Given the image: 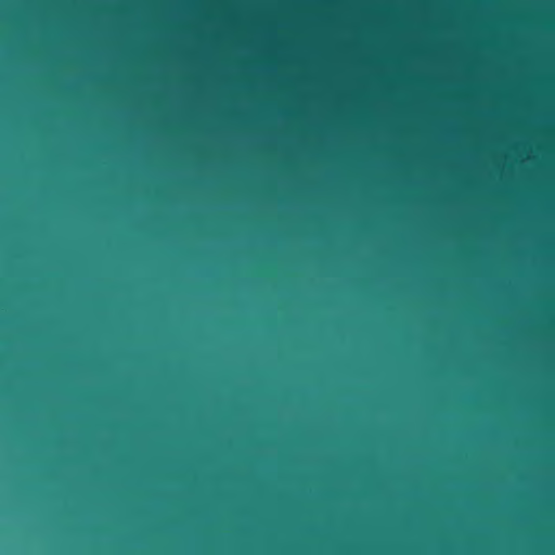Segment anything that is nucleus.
Masks as SVG:
<instances>
[{
    "label": "nucleus",
    "instance_id": "obj_1",
    "mask_svg": "<svg viewBox=\"0 0 555 555\" xmlns=\"http://www.w3.org/2000/svg\"><path fill=\"white\" fill-rule=\"evenodd\" d=\"M140 118H143V113L142 112L140 113Z\"/></svg>",
    "mask_w": 555,
    "mask_h": 555
},
{
    "label": "nucleus",
    "instance_id": "obj_2",
    "mask_svg": "<svg viewBox=\"0 0 555 555\" xmlns=\"http://www.w3.org/2000/svg\"><path fill=\"white\" fill-rule=\"evenodd\" d=\"M140 118H143V113L142 112L140 113Z\"/></svg>",
    "mask_w": 555,
    "mask_h": 555
},
{
    "label": "nucleus",
    "instance_id": "obj_3",
    "mask_svg": "<svg viewBox=\"0 0 555 555\" xmlns=\"http://www.w3.org/2000/svg\"><path fill=\"white\" fill-rule=\"evenodd\" d=\"M140 129H141V130L143 129V126H142V125L140 126Z\"/></svg>",
    "mask_w": 555,
    "mask_h": 555
}]
</instances>
